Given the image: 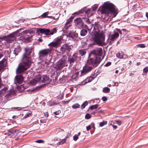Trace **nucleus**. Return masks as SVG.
<instances>
[{
    "label": "nucleus",
    "instance_id": "obj_1",
    "mask_svg": "<svg viewBox=\"0 0 148 148\" xmlns=\"http://www.w3.org/2000/svg\"><path fill=\"white\" fill-rule=\"evenodd\" d=\"M99 27V25L94 26L92 38L94 44L101 46L104 43L105 36L103 34L100 33Z\"/></svg>",
    "mask_w": 148,
    "mask_h": 148
},
{
    "label": "nucleus",
    "instance_id": "obj_2",
    "mask_svg": "<svg viewBox=\"0 0 148 148\" xmlns=\"http://www.w3.org/2000/svg\"><path fill=\"white\" fill-rule=\"evenodd\" d=\"M101 11L102 13L105 14L108 16H109V14L112 15L114 17L116 16L118 13L114 5L111 3H109L108 2L104 3L101 8Z\"/></svg>",
    "mask_w": 148,
    "mask_h": 148
},
{
    "label": "nucleus",
    "instance_id": "obj_3",
    "mask_svg": "<svg viewBox=\"0 0 148 148\" xmlns=\"http://www.w3.org/2000/svg\"><path fill=\"white\" fill-rule=\"evenodd\" d=\"M25 52L23 54L21 60V62L18 65H31L34 64V62L30 55L32 52V49L27 47L25 48Z\"/></svg>",
    "mask_w": 148,
    "mask_h": 148
},
{
    "label": "nucleus",
    "instance_id": "obj_4",
    "mask_svg": "<svg viewBox=\"0 0 148 148\" xmlns=\"http://www.w3.org/2000/svg\"><path fill=\"white\" fill-rule=\"evenodd\" d=\"M86 7H84L81 9L79 11L76 12L72 15L71 16L70 18V19L72 21L73 19L75 17V15H79L80 16H82V14H84V15L87 14L88 17L92 15V10L91 9H88L86 10Z\"/></svg>",
    "mask_w": 148,
    "mask_h": 148
},
{
    "label": "nucleus",
    "instance_id": "obj_5",
    "mask_svg": "<svg viewBox=\"0 0 148 148\" xmlns=\"http://www.w3.org/2000/svg\"><path fill=\"white\" fill-rule=\"evenodd\" d=\"M86 7H84L81 9L79 11L76 12L72 15L71 16L70 18V19L72 21L73 19L75 17V15H79L80 16H82V14H84V15L87 14L88 17L92 15V10L91 9H88L86 10Z\"/></svg>",
    "mask_w": 148,
    "mask_h": 148
},
{
    "label": "nucleus",
    "instance_id": "obj_6",
    "mask_svg": "<svg viewBox=\"0 0 148 148\" xmlns=\"http://www.w3.org/2000/svg\"><path fill=\"white\" fill-rule=\"evenodd\" d=\"M101 57L99 56H94L93 54L90 53L89 54L87 64L88 65H95L99 64L101 61Z\"/></svg>",
    "mask_w": 148,
    "mask_h": 148
},
{
    "label": "nucleus",
    "instance_id": "obj_7",
    "mask_svg": "<svg viewBox=\"0 0 148 148\" xmlns=\"http://www.w3.org/2000/svg\"><path fill=\"white\" fill-rule=\"evenodd\" d=\"M57 30L56 28H53L51 31L49 29L46 28H38L36 32V33L39 34V32L43 34L46 35H53L54 34L56 33Z\"/></svg>",
    "mask_w": 148,
    "mask_h": 148
},
{
    "label": "nucleus",
    "instance_id": "obj_8",
    "mask_svg": "<svg viewBox=\"0 0 148 148\" xmlns=\"http://www.w3.org/2000/svg\"><path fill=\"white\" fill-rule=\"evenodd\" d=\"M74 21L75 25L77 28L80 29L85 28L88 29V26L86 24H84L80 17L75 19Z\"/></svg>",
    "mask_w": 148,
    "mask_h": 148
},
{
    "label": "nucleus",
    "instance_id": "obj_9",
    "mask_svg": "<svg viewBox=\"0 0 148 148\" xmlns=\"http://www.w3.org/2000/svg\"><path fill=\"white\" fill-rule=\"evenodd\" d=\"M23 29L22 28L20 29H18L16 32L12 33L7 35L6 36H5L4 38L7 42H9L10 41L14 40L16 37V36H18V33L21 31Z\"/></svg>",
    "mask_w": 148,
    "mask_h": 148
},
{
    "label": "nucleus",
    "instance_id": "obj_10",
    "mask_svg": "<svg viewBox=\"0 0 148 148\" xmlns=\"http://www.w3.org/2000/svg\"><path fill=\"white\" fill-rule=\"evenodd\" d=\"M73 48V46L72 45H69L67 43L64 44L60 48V51L63 54L68 53Z\"/></svg>",
    "mask_w": 148,
    "mask_h": 148
},
{
    "label": "nucleus",
    "instance_id": "obj_11",
    "mask_svg": "<svg viewBox=\"0 0 148 148\" xmlns=\"http://www.w3.org/2000/svg\"><path fill=\"white\" fill-rule=\"evenodd\" d=\"M29 67L30 65H18L16 69V73L18 74L21 73L26 70Z\"/></svg>",
    "mask_w": 148,
    "mask_h": 148
},
{
    "label": "nucleus",
    "instance_id": "obj_12",
    "mask_svg": "<svg viewBox=\"0 0 148 148\" xmlns=\"http://www.w3.org/2000/svg\"><path fill=\"white\" fill-rule=\"evenodd\" d=\"M66 36L69 38V39L73 40H76L78 37V34L77 33L71 31L68 33Z\"/></svg>",
    "mask_w": 148,
    "mask_h": 148
},
{
    "label": "nucleus",
    "instance_id": "obj_13",
    "mask_svg": "<svg viewBox=\"0 0 148 148\" xmlns=\"http://www.w3.org/2000/svg\"><path fill=\"white\" fill-rule=\"evenodd\" d=\"M102 49L99 48L93 50L91 51L90 53L94 55V56H99L100 57L102 54Z\"/></svg>",
    "mask_w": 148,
    "mask_h": 148
},
{
    "label": "nucleus",
    "instance_id": "obj_14",
    "mask_svg": "<svg viewBox=\"0 0 148 148\" xmlns=\"http://www.w3.org/2000/svg\"><path fill=\"white\" fill-rule=\"evenodd\" d=\"M51 50L49 49H45L40 51L39 53V58L40 60L42 59L41 57L45 56L51 52Z\"/></svg>",
    "mask_w": 148,
    "mask_h": 148
},
{
    "label": "nucleus",
    "instance_id": "obj_15",
    "mask_svg": "<svg viewBox=\"0 0 148 148\" xmlns=\"http://www.w3.org/2000/svg\"><path fill=\"white\" fill-rule=\"evenodd\" d=\"M19 132L18 130L12 129L8 132V134L10 137H14L17 135Z\"/></svg>",
    "mask_w": 148,
    "mask_h": 148
},
{
    "label": "nucleus",
    "instance_id": "obj_16",
    "mask_svg": "<svg viewBox=\"0 0 148 148\" xmlns=\"http://www.w3.org/2000/svg\"><path fill=\"white\" fill-rule=\"evenodd\" d=\"M99 73V72H98V71L97 72H96V71H95L94 73L92 74V76L88 77L86 79V82L88 83L92 81L97 76Z\"/></svg>",
    "mask_w": 148,
    "mask_h": 148
},
{
    "label": "nucleus",
    "instance_id": "obj_17",
    "mask_svg": "<svg viewBox=\"0 0 148 148\" xmlns=\"http://www.w3.org/2000/svg\"><path fill=\"white\" fill-rule=\"evenodd\" d=\"M93 68L89 65H85L82 71V73L84 74L90 71Z\"/></svg>",
    "mask_w": 148,
    "mask_h": 148
},
{
    "label": "nucleus",
    "instance_id": "obj_18",
    "mask_svg": "<svg viewBox=\"0 0 148 148\" xmlns=\"http://www.w3.org/2000/svg\"><path fill=\"white\" fill-rule=\"evenodd\" d=\"M23 80V77L21 75H16L15 77V82L19 84H22Z\"/></svg>",
    "mask_w": 148,
    "mask_h": 148
},
{
    "label": "nucleus",
    "instance_id": "obj_19",
    "mask_svg": "<svg viewBox=\"0 0 148 148\" xmlns=\"http://www.w3.org/2000/svg\"><path fill=\"white\" fill-rule=\"evenodd\" d=\"M77 58V55L76 53L74 54L72 57L69 58L68 61L69 62L70 64L73 63L76 61Z\"/></svg>",
    "mask_w": 148,
    "mask_h": 148
},
{
    "label": "nucleus",
    "instance_id": "obj_20",
    "mask_svg": "<svg viewBox=\"0 0 148 148\" xmlns=\"http://www.w3.org/2000/svg\"><path fill=\"white\" fill-rule=\"evenodd\" d=\"M116 56L121 59H125L127 58V55L124 54L122 51H119L116 54Z\"/></svg>",
    "mask_w": 148,
    "mask_h": 148
},
{
    "label": "nucleus",
    "instance_id": "obj_21",
    "mask_svg": "<svg viewBox=\"0 0 148 148\" xmlns=\"http://www.w3.org/2000/svg\"><path fill=\"white\" fill-rule=\"evenodd\" d=\"M15 92L12 90H11L9 91L8 93L6 94L5 97H6L8 100H10V98L12 97V95H14Z\"/></svg>",
    "mask_w": 148,
    "mask_h": 148
},
{
    "label": "nucleus",
    "instance_id": "obj_22",
    "mask_svg": "<svg viewBox=\"0 0 148 148\" xmlns=\"http://www.w3.org/2000/svg\"><path fill=\"white\" fill-rule=\"evenodd\" d=\"M49 77L46 75H43L42 77V83H48L50 82Z\"/></svg>",
    "mask_w": 148,
    "mask_h": 148
},
{
    "label": "nucleus",
    "instance_id": "obj_23",
    "mask_svg": "<svg viewBox=\"0 0 148 148\" xmlns=\"http://www.w3.org/2000/svg\"><path fill=\"white\" fill-rule=\"evenodd\" d=\"M42 76L40 73H38L35 75L34 79L37 82L42 83Z\"/></svg>",
    "mask_w": 148,
    "mask_h": 148
},
{
    "label": "nucleus",
    "instance_id": "obj_24",
    "mask_svg": "<svg viewBox=\"0 0 148 148\" xmlns=\"http://www.w3.org/2000/svg\"><path fill=\"white\" fill-rule=\"evenodd\" d=\"M82 14V16H80L81 17H80L81 19H84V21H85L87 24H90V22L89 19L86 17V15L87 14H86V15L84 14H84L83 13Z\"/></svg>",
    "mask_w": 148,
    "mask_h": 148
},
{
    "label": "nucleus",
    "instance_id": "obj_25",
    "mask_svg": "<svg viewBox=\"0 0 148 148\" xmlns=\"http://www.w3.org/2000/svg\"><path fill=\"white\" fill-rule=\"evenodd\" d=\"M119 36V34L118 32H114V34L112 35L111 36L110 40L112 41H113L116 38H118Z\"/></svg>",
    "mask_w": 148,
    "mask_h": 148
},
{
    "label": "nucleus",
    "instance_id": "obj_26",
    "mask_svg": "<svg viewBox=\"0 0 148 148\" xmlns=\"http://www.w3.org/2000/svg\"><path fill=\"white\" fill-rule=\"evenodd\" d=\"M84 28L81 30L80 32V36H84L87 35L88 34V31L89 30L87 29H84Z\"/></svg>",
    "mask_w": 148,
    "mask_h": 148
},
{
    "label": "nucleus",
    "instance_id": "obj_27",
    "mask_svg": "<svg viewBox=\"0 0 148 148\" xmlns=\"http://www.w3.org/2000/svg\"><path fill=\"white\" fill-rule=\"evenodd\" d=\"M32 37L28 35L27 36H22V38L23 39L25 42H29L31 41V39Z\"/></svg>",
    "mask_w": 148,
    "mask_h": 148
},
{
    "label": "nucleus",
    "instance_id": "obj_28",
    "mask_svg": "<svg viewBox=\"0 0 148 148\" xmlns=\"http://www.w3.org/2000/svg\"><path fill=\"white\" fill-rule=\"evenodd\" d=\"M18 33L19 35L18 36H22L23 35H24L25 36H27L28 35H26V34H29V29H27L21 32V31L20 32H19Z\"/></svg>",
    "mask_w": 148,
    "mask_h": 148
},
{
    "label": "nucleus",
    "instance_id": "obj_29",
    "mask_svg": "<svg viewBox=\"0 0 148 148\" xmlns=\"http://www.w3.org/2000/svg\"><path fill=\"white\" fill-rule=\"evenodd\" d=\"M21 51V48L20 47L18 46L17 47L15 48L14 51V53L15 56H17Z\"/></svg>",
    "mask_w": 148,
    "mask_h": 148
},
{
    "label": "nucleus",
    "instance_id": "obj_30",
    "mask_svg": "<svg viewBox=\"0 0 148 148\" xmlns=\"http://www.w3.org/2000/svg\"><path fill=\"white\" fill-rule=\"evenodd\" d=\"M66 61V60L65 58H62L58 62V63L57 65H64Z\"/></svg>",
    "mask_w": 148,
    "mask_h": 148
},
{
    "label": "nucleus",
    "instance_id": "obj_31",
    "mask_svg": "<svg viewBox=\"0 0 148 148\" xmlns=\"http://www.w3.org/2000/svg\"><path fill=\"white\" fill-rule=\"evenodd\" d=\"M7 63V58L5 57L0 61V65H6Z\"/></svg>",
    "mask_w": 148,
    "mask_h": 148
},
{
    "label": "nucleus",
    "instance_id": "obj_32",
    "mask_svg": "<svg viewBox=\"0 0 148 148\" xmlns=\"http://www.w3.org/2000/svg\"><path fill=\"white\" fill-rule=\"evenodd\" d=\"M48 45L52 47H57L58 45V42H56L54 41L49 44Z\"/></svg>",
    "mask_w": 148,
    "mask_h": 148
},
{
    "label": "nucleus",
    "instance_id": "obj_33",
    "mask_svg": "<svg viewBox=\"0 0 148 148\" xmlns=\"http://www.w3.org/2000/svg\"><path fill=\"white\" fill-rule=\"evenodd\" d=\"M79 74L78 71L76 72L75 73H73L72 76V78L76 80L77 79Z\"/></svg>",
    "mask_w": 148,
    "mask_h": 148
},
{
    "label": "nucleus",
    "instance_id": "obj_34",
    "mask_svg": "<svg viewBox=\"0 0 148 148\" xmlns=\"http://www.w3.org/2000/svg\"><path fill=\"white\" fill-rule=\"evenodd\" d=\"M79 53L81 56L84 55L86 53V51L85 49H80L79 51Z\"/></svg>",
    "mask_w": 148,
    "mask_h": 148
},
{
    "label": "nucleus",
    "instance_id": "obj_35",
    "mask_svg": "<svg viewBox=\"0 0 148 148\" xmlns=\"http://www.w3.org/2000/svg\"><path fill=\"white\" fill-rule=\"evenodd\" d=\"M37 83L38 82L37 81L34 79L30 81L29 83L31 85L33 86L36 85Z\"/></svg>",
    "mask_w": 148,
    "mask_h": 148
},
{
    "label": "nucleus",
    "instance_id": "obj_36",
    "mask_svg": "<svg viewBox=\"0 0 148 148\" xmlns=\"http://www.w3.org/2000/svg\"><path fill=\"white\" fill-rule=\"evenodd\" d=\"M8 89V88L7 87H4L0 91L1 94L3 95L5 94L6 91Z\"/></svg>",
    "mask_w": 148,
    "mask_h": 148
},
{
    "label": "nucleus",
    "instance_id": "obj_37",
    "mask_svg": "<svg viewBox=\"0 0 148 148\" xmlns=\"http://www.w3.org/2000/svg\"><path fill=\"white\" fill-rule=\"evenodd\" d=\"M72 21V20L70 19V18L68 19L67 21L66 22V23L65 24V26L67 27H69L71 25H68Z\"/></svg>",
    "mask_w": 148,
    "mask_h": 148
},
{
    "label": "nucleus",
    "instance_id": "obj_38",
    "mask_svg": "<svg viewBox=\"0 0 148 148\" xmlns=\"http://www.w3.org/2000/svg\"><path fill=\"white\" fill-rule=\"evenodd\" d=\"M103 91L105 93L109 92L110 91V89L108 87H105L103 88Z\"/></svg>",
    "mask_w": 148,
    "mask_h": 148
},
{
    "label": "nucleus",
    "instance_id": "obj_39",
    "mask_svg": "<svg viewBox=\"0 0 148 148\" xmlns=\"http://www.w3.org/2000/svg\"><path fill=\"white\" fill-rule=\"evenodd\" d=\"M80 105L77 103L75 104L72 106V108L74 109H75L77 108H79L80 107Z\"/></svg>",
    "mask_w": 148,
    "mask_h": 148
},
{
    "label": "nucleus",
    "instance_id": "obj_40",
    "mask_svg": "<svg viewBox=\"0 0 148 148\" xmlns=\"http://www.w3.org/2000/svg\"><path fill=\"white\" fill-rule=\"evenodd\" d=\"M49 12H46L43 13L40 17H41V18H46Z\"/></svg>",
    "mask_w": 148,
    "mask_h": 148
},
{
    "label": "nucleus",
    "instance_id": "obj_41",
    "mask_svg": "<svg viewBox=\"0 0 148 148\" xmlns=\"http://www.w3.org/2000/svg\"><path fill=\"white\" fill-rule=\"evenodd\" d=\"M55 66L54 68L56 69L57 70H59L61 69L63 67V65H55Z\"/></svg>",
    "mask_w": 148,
    "mask_h": 148
},
{
    "label": "nucleus",
    "instance_id": "obj_42",
    "mask_svg": "<svg viewBox=\"0 0 148 148\" xmlns=\"http://www.w3.org/2000/svg\"><path fill=\"white\" fill-rule=\"evenodd\" d=\"M98 7V5L97 4H95L92 6V11L94 12L95 11Z\"/></svg>",
    "mask_w": 148,
    "mask_h": 148
},
{
    "label": "nucleus",
    "instance_id": "obj_43",
    "mask_svg": "<svg viewBox=\"0 0 148 148\" xmlns=\"http://www.w3.org/2000/svg\"><path fill=\"white\" fill-rule=\"evenodd\" d=\"M88 104V103L87 101L83 103L81 106V108L82 109L84 108L86 106H87Z\"/></svg>",
    "mask_w": 148,
    "mask_h": 148
},
{
    "label": "nucleus",
    "instance_id": "obj_44",
    "mask_svg": "<svg viewBox=\"0 0 148 148\" xmlns=\"http://www.w3.org/2000/svg\"><path fill=\"white\" fill-rule=\"evenodd\" d=\"M66 138H65L64 139L60 141L59 143L57 144L58 145H62L64 144L66 142Z\"/></svg>",
    "mask_w": 148,
    "mask_h": 148
},
{
    "label": "nucleus",
    "instance_id": "obj_45",
    "mask_svg": "<svg viewBox=\"0 0 148 148\" xmlns=\"http://www.w3.org/2000/svg\"><path fill=\"white\" fill-rule=\"evenodd\" d=\"M98 106L99 105L97 104L91 106L90 107V109L92 110L95 109H97L98 108Z\"/></svg>",
    "mask_w": 148,
    "mask_h": 148
},
{
    "label": "nucleus",
    "instance_id": "obj_46",
    "mask_svg": "<svg viewBox=\"0 0 148 148\" xmlns=\"http://www.w3.org/2000/svg\"><path fill=\"white\" fill-rule=\"evenodd\" d=\"M107 122L106 121H103L102 122H101L99 124V126L100 127H102L104 125H106L107 124Z\"/></svg>",
    "mask_w": 148,
    "mask_h": 148
},
{
    "label": "nucleus",
    "instance_id": "obj_47",
    "mask_svg": "<svg viewBox=\"0 0 148 148\" xmlns=\"http://www.w3.org/2000/svg\"><path fill=\"white\" fill-rule=\"evenodd\" d=\"M91 118V115L89 113H87L86 114L85 118L86 119H88Z\"/></svg>",
    "mask_w": 148,
    "mask_h": 148
},
{
    "label": "nucleus",
    "instance_id": "obj_48",
    "mask_svg": "<svg viewBox=\"0 0 148 148\" xmlns=\"http://www.w3.org/2000/svg\"><path fill=\"white\" fill-rule=\"evenodd\" d=\"M35 142L39 143H44L45 141L42 140H36Z\"/></svg>",
    "mask_w": 148,
    "mask_h": 148
},
{
    "label": "nucleus",
    "instance_id": "obj_49",
    "mask_svg": "<svg viewBox=\"0 0 148 148\" xmlns=\"http://www.w3.org/2000/svg\"><path fill=\"white\" fill-rule=\"evenodd\" d=\"M3 50L0 49V59L3 56Z\"/></svg>",
    "mask_w": 148,
    "mask_h": 148
},
{
    "label": "nucleus",
    "instance_id": "obj_50",
    "mask_svg": "<svg viewBox=\"0 0 148 148\" xmlns=\"http://www.w3.org/2000/svg\"><path fill=\"white\" fill-rule=\"evenodd\" d=\"M78 138H79V137H78V135L77 134L75 135L73 137V138L74 140L75 141H76L77 140V139Z\"/></svg>",
    "mask_w": 148,
    "mask_h": 148
},
{
    "label": "nucleus",
    "instance_id": "obj_51",
    "mask_svg": "<svg viewBox=\"0 0 148 148\" xmlns=\"http://www.w3.org/2000/svg\"><path fill=\"white\" fill-rule=\"evenodd\" d=\"M115 122L117 123V124H118V125L120 126L121 125L122 123V122L120 120H117L115 121Z\"/></svg>",
    "mask_w": 148,
    "mask_h": 148
},
{
    "label": "nucleus",
    "instance_id": "obj_52",
    "mask_svg": "<svg viewBox=\"0 0 148 148\" xmlns=\"http://www.w3.org/2000/svg\"><path fill=\"white\" fill-rule=\"evenodd\" d=\"M6 65H0V71H3L4 70V68L5 67Z\"/></svg>",
    "mask_w": 148,
    "mask_h": 148
},
{
    "label": "nucleus",
    "instance_id": "obj_53",
    "mask_svg": "<svg viewBox=\"0 0 148 148\" xmlns=\"http://www.w3.org/2000/svg\"><path fill=\"white\" fill-rule=\"evenodd\" d=\"M49 104L50 106L56 104V103L52 101H49Z\"/></svg>",
    "mask_w": 148,
    "mask_h": 148
},
{
    "label": "nucleus",
    "instance_id": "obj_54",
    "mask_svg": "<svg viewBox=\"0 0 148 148\" xmlns=\"http://www.w3.org/2000/svg\"><path fill=\"white\" fill-rule=\"evenodd\" d=\"M61 40V39L60 38H57L55 40V41L56 42H58V45L60 44V42Z\"/></svg>",
    "mask_w": 148,
    "mask_h": 148
},
{
    "label": "nucleus",
    "instance_id": "obj_55",
    "mask_svg": "<svg viewBox=\"0 0 148 148\" xmlns=\"http://www.w3.org/2000/svg\"><path fill=\"white\" fill-rule=\"evenodd\" d=\"M143 73L145 74L147 73L148 71V68L147 67H146L143 70Z\"/></svg>",
    "mask_w": 148,
    "mask_h": 148
},
{
    "label": "nucleus",
    "instance_id": "obj_56",
    "mask_svg": "<svg viewBox=\"0 0 148 148\" xmlns=\"http://www.w3.org/2000/svg\"><path fill=\"white\" fill-rule=\"evenodd\" d=\"M138 46L141 48H143L145 47V46L143 44H138Z\"/></svg>",
    "mask_w": 148,
    "mask_h": 148
},
{
    "label": "nucleus",
    "instance_id": "obj_57",
    "mask_svg": "<svg viewBox=\"0 0 148 148\" xmlns=\"http://www.w3.org/2000/svg\"><path fill=\"white\" fill-rule=\"evenodd\" d=\"M61 113V111L60 110H59L57 111L54 112L53 113L54 114H55V115H58L59 114Z\"/></svg>",
    "mask_w": 148,
    "mask_h": 148
},
{
    "label": "nucleus",
    "instance_id": "obj_58",
    "mask_svg": "<svg viewBox=\"0 0 148 148\" xmlns=\"http://www.w3.org/2000/svg\"><path fill=\"white\" fill-rule=\"evenodd\" d=\"M69 102V101H62V104H68Z\"/></svg>",
    "mask_w": 148,
    "mask_h": 148
},
{
    "label": "nucleus",
    "instance_id": "obj_59",
    "mask_svg": "<svg viewBox=\"0 0 148 148\" xmlns=\"http://www.w3.org/2000/svg\"><path fill=\"white\" fill-rule=\"evenodd\" d=\"M102 100L104 101H106L107 100V99L106 97H103L102 98Z\"/></svg>",
    "mask_w": 148,
    "mask_h": 148
},
{
    "label": "nucleus",
    "instance_id": "obj_60",
    "mask_svg": "<svg viewBox=\"0 0 148 148\" xmlns=\"http://www.w3.org/2000/svg\"><path fill=\"white\" fill-rule=\"evenodd\" d=\"M12 109H16L18 110H21L22 108L21 107H13L12 108Z\"/></svg>",
    "mask_w": 148,
    "mask_h": 148
},
{
    "label": "nucleus",
    "instance_id": "obj_61",
    "mask_svg": "<svg viewBox=\"0 0 148 148\" xmlns=\"http://www.w3.org/2000/svg\"><path fill=\"white\" fill-rule=\"evenodd\" d=\"M115 30L117 31L118 32H119L120 34H122V32H121V30H120V29H118V28H116L115 29Z\"/></svg>",
    "mask_w": 148,
    "mask_h": 148
},
{
    "label": "nucleus",
    "instance_id": "obj_62",
    "mask_svg": "<svg viewBox=\"0 0 148 148\" xmlns=\"http://www.w3.org/2000/svg\"><path fill=\"white\" fill-rule=\"evenodd\" d=\"M31 112H29V113H27L25 115V117H27L31 115Z\"/></svg>",
    "mask_w": 148,
    "mask_h": 148
},
{
    "label": "nucleus",
    "instance_id": "obj_63",
    "mask_svg": "<svg viewBox=\"0 0 148 148\" xmlns=\"http://www.w3.org/2000/svg\"><path fill=\"white\" fill-rule=\"evenodd\" d=\"M91 125H88V126L86 127V130L87 131H88L90 130L91 129Z\"/></svg>",
    "mask_w": 148,
    "mask_h": 148
},
{
    "label": "nucleus",
    "instance_id": "obj_64",
    "mask_svg": "<svg viewBox=\"0 0 148 148\" xmlns=\"http://www.w3.org/2000/svg\"><path fill=\"white\" fill-rule=\"evenodd\" d=\"M34 33V31L33 30L29 29V34H33Z\"/></svg>",
    "mask_w": 148,
    "mask_h": 148
}]
</instances>
